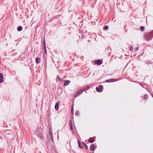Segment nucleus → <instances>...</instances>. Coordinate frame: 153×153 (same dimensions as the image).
<instances>
[{
	"label": "nucleus",
	"mask_w": 153,
	"mask_h": 153,
	"mask_svg": "<svg viewBox=\"0 0 153 153\" xmlns=\"http://www.w3.org/2000/svg\"><path fill=\"white\" fill-rule=\"evenodd\" d=\"M96 89L97 91L99 92H101L103 90V86L101 85H99L98 87L96 88Z\"/></svg>",
	"instance_id": "1"
},
{
	"label": "nucleus",
	"mask_w": 153,
	"mask_h": 153,
	"mask_svg": "<svg viewBox=\"0 0 153 153\" xmlns=\"http://www.w3.org/2000/svg\"><path fill=\"white\" fill-rule=\"evenodd\" d=\"M153 37V30L151 31L149 34L147 35V38L149 39H150L151 38Z\"/></svg>",
	"instance_id": "2"
},
{
	"label": "nucleus",
	"mask_w": 153,
	"mask_h": 153,
	"mask_svg": "<svg viewBox=\"0 0 153 153\" xmlns=\"http://www.w3.org/2000/svg\"><path fill=\"white\" fill-rule=\"evenodd\" d=\"M83 92L82 90H79L78 91L76 92V94H74V96L75 97H76L79 95V94L82 93Z\"/></svg>",
	"instance_id": "3"
},
{
	"label": "nucleus",
	"mask_w": 153,
	"mask_h": 153,
	"mask_svg": "<svg viewBox=\"0 0 153 153\" xmlns=\"http://www.w3.org/2000/svg\"><path fill=\"white\" fill-rule=\"evenodd\" d=\"M117 81V79H111L109 80H106L105 81V82H114Z\"/></svg>",
	"instance_id": "4"
},
{
	"label": "nucleus",
	"mask_w": 153,
	"mask_h": 153,
	"mask_svg": "<svg viewBox=\"0 0 153 153\" xmlns=\"http://www.w3.org/2000/svg\"><path fill=\"white\" fill-rule=\"evenodd\" d=\"M95 148V146L94 144H92L90 146V150L91 151H94Z\"/></svg>",
	"instance_id": "5"
},
{
	"label": "nucleus",
	"mask_w": 153,
	"mask_h": 153,
	"mask_svg": "<svg viewBox=\"0 0 153 153\" xmlns=\"http://www.w3.org/2000/svg\"><path fill=\"white\" fill-rule=\"evenodd\" d=\"M102 62L100 60H96L95 61V63L98 65H100L101 64Z\"/></svg>",
	"instance_id": "6"
},
{
	"label": "nucleus",
	"mask_w": 153,
	"mask_h": 153,
	"mask_svg": "<svg viewBox=\"0 0 153 153\" xmlns=\"http://www.w3.org/2000/svg\"><path fill=\"white\" fill-rule=\"evenodd\" d=\"M3 74L0 73V82L1 83L3 82Z\"/></svg>",
	"instance_id": "7"
},
{
	"label": "nucleus",
	"mask_w": 153,
	"mask_h": 153,
	"mask_svg": "<svg viewBox=\"0 0 153 153\" xmlns=\"http://www.w3.org/2000/svg\"><path fill=\"white\" fill-rule=\"evenodd\" d=\"M88 141L89 143H93L95 141V140L94 138L91 137L88 139Z\"/></svg>",
	"instance_id": "8"
},
{
	"label": "nucleus",
	"mask_w": 153,
	"mask_h": 153,
	"mask_svg": "<svg viewBox=\"0 0 153 153\" xmlns=\"http://www.w3.org/2000/svg\"><path fill=\"white\" fill-rule=\"evenodd\" d=\"M70 82V81L69 80H65L64 84V86H67V85L69 84Z\"/></svg>",
	"instance_id": "9"
},
{
	"label": "nucleus",
	"mask_w": 153,
	"mask_h": 153,
	"mask_svg": "<svg viewBox=\"0 0 153 153\" xmlns=\"http://www.w3.org/2000/svg\"><path fill=\"white\" fill-rule=\"evenodd\" d=\"M59 103L58 102H56L55 104V108L56 110H57L59 108Z\"/></svg>",
	"instance_id": "10"
},
{
	"label": "nucleus",
	"mask_w": 153,
	"mask_h": 153,
	"mask_svg": "<svg viewBox=\"0 0 153 153\" xmlns=\"http://www.w3.org/2000/svg\"><path fill=\"white\" fill-rule=\"evenodd\" d=\"M35 61L37 63H39L40 62V59L39 58H36L35 59Z\"/></svg>",
	"instance_id": "11"
},
{
	"label": "nucleus",
	"mask_w": 153,
	"mask_h": 153,
	"mask_svg": "<svg viewBox=\"0 0 153 153\" xmlns=\"http://www.w3.org/2000/svg\"><path fill=\"white\" fill-rule=\"evenodd\" d=\"M43 48L44 49V51H45V54H47V51H46V45H43Z\"/></svg>",
	"instance_id": "12"
},
{
	"label": "nucleus",
	"mask_w": 153,
	"mask_h": 153,
	"mask_svg": "<svg viewBox=\"0 0 153 153\" xmlns=\"http://www.w3.org/2000/svg\"><path fill=\"white\" fill-rule=\"evenodd\" d=\"M78 144H79V146L81 148H83V146H82L81 145V143L79 141H78Z\"/></svg>",
	"instance_id": "13"
},
{
	"label": "nucleus",
	"mask_w": 153,
	"mask_h": 153,
	"mask_svg": "<svg viewBox=\"0 0 153 153\" xmlns=\"http://www.w3.org/2000/svg\"><path fill=\"white\" fill-rule=\"evenodd\" d=\"M22 27L21 26H19L17 28V30L18 31H21L22 30Z\"/></svg>",
	"instance_id": "14"
},
{
	"label": "nucleus",
	"mask_w": 153,
	"mask_h": 153,
	"mask_svg": "<svg viewBox=\"0 0 153 153\" xmlns=\"http://www.w3.org/2000/svg\"><path fill=\"white\" fill-rule=\"evenodd\" d=\"M82 144L84 145V146L85 148L86 149H88V147L87 146L85 143L84 142H83L82 143Z\"/></svg>",
	"instance_id": "15"
},
{
	"label": "nucleus",
	"mask_w": 153,
	"mask_h": 153,
	"mask_svg": "<svg viewBox=\"0 0 153 153\" xmlns=\"http://www.w3.org/2000/svg\"><path fill=\"white\" fill-rule=\"evenodd\" d=\"M84 87V88L85 90H87L90 88V87L89 86H85Z\"/></svg>",
	"instance_id": "16"
},
{
	"label": "nucleus",
	"mask_w": 153,
	"mask_h": 153,
	"mask_svg": "<svg viewBox=\"0 0 153 153\" xmlns=\"http://www.w3.org/2000/svg\"><path fill=\"white\" fill-rule=\"evenodd\" d=\"M103 28L104 29H105V30H107L108 29V27L107 26L105 25V26H104V27H103Z\"/></svg>",
	"instance_id": "17"
},
{
	"label": "nucleus",
	"mask_w": 153,
	"mask_h": 153,
	"mask_svg": "<svg viewBox=\"0 0 153 153\" xmlns=\"http://www.w3.org/2000/svg\"><path fill=\"white\" fill-rule=\"evenodd\" d=\"M140 29L142 31H143L144 29V27L143 26H141L140 27Z\"/></svg>",
	"instance_id": "18"
},
{
	"label": "nucleus",
	"mask_w": 153,
	"mask_h": 153,
	"mask_svg": "<svg viewBox=\"0 0 153 153\" xmlns=\"http://www.w3.org/2000/svg\"><path fill=\"white\" fill-rule=\"evenodd\" d=\"M129 49L130 51H132L133 49V48L132 46H130L129 47Z\"/></svg>",
	"instance_id": "19"
},
{
	"label": "nucleus",
	"mask_w": 153,
	"mask_h": 153,
	"mask_svg": "<svg viewBox=\"0 0 153 153\" xmlns=\"http://www.w3.org/2000/svg\"><path fill=\"white\" fill-rule=\"evenodd\" d=\"M144 99L145 100H146L147 99L148 96L147 95L145 94L144 95V96L143 97Z\"/></svg>",
	"instance_id": "20"
},
{
	"label": "nucleus",
	"mask_w": 153,
	"mask_h": 153,
	"mask_svg": "<svg viewBox=\"0 0 153 153\" xmlns=\"http://www.w3.org/2000/svg\"><path fill=\"white\" fill-rule=\"evenodd\" d=\"M71 112L72 114H73L74 113V109L73 107H72L71 108Z\"/></svg>",
	"instance_id": "21"
},
{
	"label": "nucleus",
	"mask_w": 153,
	"mask_h": 153,
	"mask_svg": "<svg viewBox=\"0 0 153 153\" xmlns=\"http://www.w3.org/2000/svg\"><path fill=\"white\" fill-rule=\"evenodd\" d=\"M69 126H72V122H71V120L69 122Z\"/></svg>",
	"instance_id": "22"
},
{
	"label": "nucleus",
	"mask_w": 153,
	"mask_h": 153,
	"mask_svg": "<svg viewBox=\"0 0 153 153\" xmlns=\"http://www.w3.org/2000/svg\"><path fill=\"white\" fill-rule=\"evenodd\" d=\"M43 45H46V44H45V41H44L43 42Z\"/></svg>",
	"instance_id": "23"
},
{
	"label": "nucleus",
	"mask_w": 153,
	"mask_h": 153,
	"mask_svg": "<svg viewBox=\"0 0 153 153\" xmlns=\"http://www.w3.org/2000/svg\"><path fill=\"white\" fill-rule=\"evenodd\" d=\"M70 130H72V129H73V128H72V126H70Z\"/></svg>",
	"instance_id": "24"
},
{
	"label": "nucleus",
	"mask_w": 153,
	"mask_h": 153,
	"mask_svg": "<svg viewBox=\"0 0 153 153\" xmlns=\"http://www.w3.org/2000/svg\"><path fill=\"white\" fill-rule=\"evenodd\" d=\"M83 91H86L85 90L84 88L83 87L82 88V89Z\"/></svg>",
	"instance_id": "25"
},
{
	"label": "nucleus",
	"mask_w": 153,
	"mask_h": 153,
	"mask_svg": "<svg viewBox=\"0 0 153 153\" xmlns=\"http://www.w3.org/2000/svg\"><path fill=\"white\" fill-rule=\"evenodd\" d=\"M135 50H136L135 51H137L138 50V48L137 47V48H135Z\"/></svg>",
	"instance_id": "26"
},
{
	"label": "nucleus",
	"mask_w": 153,
	"mask_h": 153,
	"mask_svg": "<svg viewBox=\"0 0 153 153\" xmlns=\"http://www.w3.org/2000/svg\"><path fill=\"white\" fill-rule=\"evenodd\" d=\"M50 137H52V134H51V133H50Z\"/></svg>",
	"instance_id": "27"
},
{
	"label": "nucleus",
	"mask_w": 153,
	"mask_h": 153,
	"mask_svg": "<svg viewBox=\"0 0 153 153\" xmlns=\"http://www.w3.org/2000/svg\"><path fill=\"white\" fill-rule=\"evenodd\" d=\"M152 97H153V96H152Z\"/></svg>",
	"instance_id": "28"
}]
</instances>
